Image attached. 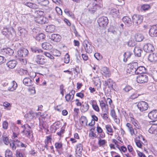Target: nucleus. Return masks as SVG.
<instances>
[{
    "instance_id": "obj_12",
    "label": "nucleus",
    "mask_w": 157,
    "mask_h": 157,
    "mask_svg": "<svg viewBox=\"0 0 157 157\" xmlns=\"http://www.w3.org/2000/svg\"><path fill=\"white\" fill-rule=\"evenodd\" d=\"M148 117L153 121V122H155L154 120L157 118V110H154L150 112L148 114Z\"/></svg>"
},
{
    "instance_id": "obj_35",
    "label": "nucleus",
    "mask_w": 157,
    "mask_h": 157,
    "mask_svg": "<svg viewBox=\"0 0 157 157\" xmlns=\"http://www.w3.org/2000/svg\"><path fill=\"white\" fill-rule=\"evenodd\" d=\"M45 36L43 33H40L38 34L36 37V39L38 41L42 40L45 38Z\"/></svg>"
},
{
    "instance_id": "obj_61",
    "label": "nucleus",
    "mask_w": 157,
    "mask_h": 157,
    "mask_svg": "<svg viewBox=\"0 0 157 157\" xmlns=\"http://www.w3.org/2000/svg\"><path fill=\"white\" fill-rule=\"evenodd\" d=\"M110 115L113 118H115L117 117L115 111L113 109L111 110Z\"/></svg>"
},
{
    "instance_id": "obj_51",
    "label": "nucleus",
    "mask_w": 157,
    "mask_h": 157,
    "mask_svg": "<svg viewBox=\"0 0 157 157\" xmlns=\"http://www.w3.org/2000/svg\"><path fill=\"white\" fill-rule=\"evenodd\" d=\"M150 7V6L148 4H144L141 6V9L144 11H146L148 10Z\"/></svg>"
},
{
    "instance_id": "obj_63",
    "label": "nucleus",
    "mask_w": 157,
    "mask_h": 157,
    "mask_svg": "<svg viewBox=\"0 0 157 157\" xmlns=\"http://www.w3.org/2000/svg\"><path fill=\"white\" fill-rule=\"evenodd\" d=\"M16 157H22L23 155L19 151L17 150L16 151Z\"/></svg>"
},
{
    "instance_id": "obj_10",
    "label": "nucleus",
    "mask_w": 157,
    "mask_h": 157,
    "mask_svg": "<svg viewBox=\"0 0 157 157\" xmlns=\"http://www.w3.org/2000/svg\"><path fill=\"white\" fill-rule=\"evenodd\" d=\"M115 84V83L111 79H109L106 81H105L104 82V85L105 86H108L110 90H114V85Z\"/></svg>"
},
{
    "instance_id": "obj_57",
    "label": "nucleus",
    "mask_w": 157,
    "mask_h": 157,
    "mask_svg": "<svg viewBox=\"0 0 157 157\" xmlns=\"http://www.w3.org/2000/svg\"><path fill=\"white\" fill-rule=\"evenodd\" d=\"M8 126V124L7 122L6 121H4L2 124L3 128L5 129H7Z\"/></svg>"
},
{
    "instance_id": "obj_39",
    "label": "nucleus",
    "mask_w": 157,
    "mask_h": 157,
    "mask_svg": "<svg viewBox=\"0 0 157 157\" xmlns=\"http://www.w3.org/2000/svg\"><path fill=\"white\" fill-rule=\"evenodd\" d=\"M94 81V84L96 86L101 87V82L99 77L95 78Z\"/></svg>"
},
{
    "instance_id": "obj_45",
    "label": "nucleus",
    "mask_w": 157,
    "mask_h": 157,
    "mask_svg": "<svg viewBox=\"0 0 157 157\" xmlns=\"http://www.w3.org/2000/svg\"><path fill=\"white\" fill-rule=\"evenodd\" d=\"M124 90L126 92L131 91L132 92H134L135 90L131 86H127L124 88Z\"/></svg>"
},
{
    "instance_id": "obj_16",
    "label": "nucleus",
    "mask_w": 157,
    "mask_h": 157,
    "mask_svg": "<svg viewBox=\"0 0 157 157\" xmlns=\"http://www.w3.org/2000/svg\"><path fill=\"white\" fill-rule=\"evenodd\" d=\"M17 64V61L14 59L10 60L6 63V65L10 69H13L16 66Z\"/></svg>"
},
{
    "instance_id": "obj_5",
    "label": "nucleus",
    "mask_w": 157,
    "mask_h": 157,
    "mask_svg": "<svg viewBox=\"0 0 157 157\" xmlns=\"http://www.w3.org/2000/svg\"><path fill=\"white\" fill-rule=\"evenodd\" d=\"M83 45L86 52L88 53H91L93 50V46L91 43L87 40H85L83 41Z\"/></svg>"
},
{
    "instance_id": "obj_36",
    "label": "nucleus",
    "mask_w": 157,
    "mask_h": 157,
    "mask_svg": "<svg viewBox=\"0 0 157 157\" xmlns=\"http://www.w3.org/2000/svg\"><path fill=\"white\" fill-rule=\"evenodd\" d=\"M131 121L136 128H140V126H139V123L133 117H131Z\"/></svg>"
},
{
    "instance_id": "obj_49",
    "label": "nucleus",
    "mask_w": 157,
    "mask_h": 157,
    "mask_svg": "<svg viewBox=\"0 0 157 157\" xmlns=\"http://www.w3.org/2000/svg\"><path fill=\"white\" fill-rule=\"evenodd\" d=\"M55 147L57 149H60L63 147V144L61 142H56L55 144Z\"/></svg>"
},
{
    "instance_id": "obj_26",
    "label": "nucleus",
    "mask_w": 157,
    "mask_h": 157,
    "mask_svg": "<svg viewBox=\"0 0 157 157\" xmlns=\"http://www.w3.org/2000/svg\"><path fill=\"white\" fill-rule=\"evenodd\" d=\"M145 71V67L143 66H140L138 67L136 69V74H140L141 75L143 73H144Z\"/></svg>"
},
{
    "instance_id": "obj_60",
    "label": "nucleus",
    "mask_w": 157,
    "mask_h": 157,
    "mask_svg": "<svg viewBox=\"0 0 157 157\" xmlns=\"http://www.w3.org/2000/svg\"><path fill=\"white\" fill-rule=\"evenodd\" d=\"M44 55L47 57L49 58L50 59H54L53 56L47 52H45L44 53Z\"/></svg>"
},
{
    "instance_id": "obj_7",
    "label": "nucleus",
    "mask_w": 157,
    "mask_h": 157,
    "mask_svg": "<svg viewBox=\"0 0 157 157\" xmlns=\"http://www.w3.org/2000/svg\"><path fill=\"white\" fill-rule=\"evenodd\" d=\"M148 81V76L145 74L140 75L136 78V81L139 83L147 82Z\"/></svg>"
},
{
    "instance_id": "obj_34",
    "label": "nucleus",
    "mask_w": 157,
    "mask_h": 157,
    "mask_svg": "<svg viewBox=\"0 0 157 157\" xmlns=\"http://www.w3.org/2000/svg\"><path fill=\"white\" fill-rule=\"evenodd\" d=\"M144 37L143 36L140 34H136L135 36V39L137 42H140L142 40Z\"/></svg>"
},
{
    "instance_id": "obj_15",
    "label": "nucleus",
    "mask_w": 157,
    "mask_h": 157,
    "mask_svg": "<svg viewBox=\"0 0 157 157\" xmlns=\"http://www.w3.org/2000/svg\"><path fill=\"white\" fill-rule=\"evenodd\" d=\"M26 129L25 130H23L22 132L24 133L27 137L29 138L31 135V133L32 132L31 127L28 124H26Z\"/></svg>"
},
{
    "instance_id": "obj_8",
    "label": "nucleus",
    "mask_w": 157,
    "mask_h": 157,
    "mask_svg": "<svg viewBox=\"0 0 157 157\" xmlns=\"http://www.w3.org/2000/svg\"><path fill=\"white\" fill-rule=\"evenodd\" d=\"M18 55L20 57H25L29 54V51L25 48H21L18 51Z\"/></svg>"
},
{
    "instance_id": "obj_14",
    "label": "nucleus",
    "mask_w": 157,
    "mask_h": 157,
    "mask_svg": "<svg viewBox=\"0 0 157 157\" xmlns=\"http://www.w3.org/2000/svg\"><path fill=\"white\" fill-rule=\"evenodd\" d=\"M101 72L102 75L106 77H109L111 75L109 69L106 67H104L101 68Z\"/></svg>"
},
{
    "instance_id": "obj_29",
    "label": "nucleus",
    "mask_w": 157,
    "mask_h": 157,
    "mask_svg": "<svg viewBox=\"0 0 157 157\" xmlns=\"http://www.w3.org/2000/svg\"><path fill=\"white\" fill-rule=\"evenodd\" d=\"M133 51L135 56L140 57L141 56L142 50L140 48L138 47H135L133 50Z\"/></svg>"
},
{
    "instance_id": "obj_20",
    "label": "nucleus",
    "mask_w": 157,
    "mask_h": 157,
    "mask_svg": "<svg viewBox=\"0 0 157 157\" xmlns=\"http://www.w3.org/2000/svg\"><path fill=\"white\" fill-rule=\"evenodd\" d=\"M2 52L4 55L6 54V55H7L10 56L12 55L13 54L14 51L10 48H7L3 49Z\"/></svg>"
},
{
    "instance_id": "obj_3",
    "label": "nucleus",
    "mask_w": 157,
    "mask_h": 157,
    "mask_svg": "<svg viewBox=\"0 0 157 157\" xmlns=\"http://www.w3.org/2000/svg\"><path fill=\"white\" fill-rule=\"evenodd\" d=\"M98 22L100 26L105 27L107 25L109 20L107 17L102 16L99 18Z\"/></svg>"
},
{
    "instance_id": "obj_23",
    "label": "nucleus",
    "mask_w": 157,
    "mask_h": 157,
    "mask_svg": "<svg viewBox=\"0 0 157 157\" xmlns=\"http://www.w3.org/2000/svg\"><path fill=\"white\" fill-rule=\"evenodd\" d=\"M17 86V84L14 81L10 83V86L8 88V90L13 91L15 90Z\"/></svg>"
},
{
    "instance_id": "obj_37",
    "label": "nucleus",
    "mask_w": 157,
    "mask_h": 157,
    "mask_svg": "<svg viewBox=\"0 0 157 157\" xmlns=\"http://www.w3.org/2000/svg\"><path fill=\"white\" fill-rule=\"evenodd\" d=\"M105 128L106 131H107V133H110V135H113V129L111 126L109 124H107L105 125Z\"/></svg>"
},
{
    "instance_id": "obj_19",
    "label": "nucleus",
    "mask_w": 157,
    "mask_h": 157,
    "mask_svg": "<svg viewBox=\"0 0 157 157\" xmlns=\"http://www.w3.org/2000/svg\"><path fill=\"white\" fill-rule=\"evenodd\" d=\"M23 83L25 85L27 86H31L33 83L32 80L29 77H26L24 78L23 80Z\"/></svg>"
},
{
    "instance_id": "obj_24",
    "label": "nucleus",
    "mask_w": 157,
    "mask_h": 157,
    "mask_svg": "<svg viewBox=\"0 0 157 157\" xmlns=\"http://www.w3.org/2000/svg\"><path fill=\"white\" fill-rule=\"evenodd\" d=\"M148 131L149 132L152 134H157V125L155 124L152 125L151 128L149 129Z\"/></svg>"
},
{
    "instance_id": "obj_47",
    "label": "nucleus",
    "mask_w": 157,
    "mask_h": 157,
    "mask_svg": "<svg viewBox=\"0 0 157 157\" xmlns=\"http://www.w3.org/2000/svg\"><path fill=\"white\" fill-rule=\"evenodd\" d=\"M64 12L66 14L70 17H72L73 16V13L68 9H65L64 10Z\"/></svg>"
},
{
    "instance_id": "obj_32",
    "label": "nucleus",
    "mask_w": 157,
    "mask_h": 157,
    "mask_svg": "<svg viewBox=\"0 0 157 157\" xmlns=\"http://www.w3.org/2000/svg\"><path fill=\"white\" fill-rule=\"evenodd\" d=\"M100 105L103 111L104 112H107L108 111V105H106L103 101H100Z\"/></svg>"
},
{
    "instance_id": "obj_17",
    "label": "nucleus",
    "mask_w": 157,
    "mask_h": 157,
    "mask_svg": "<svg viewBox=\"0 0 157 157\" xmlns=\"http://www.w3.org/2000/svg\"><path fill=\"white\" fill-rule=\"evenodd\" d=\"M11 30H12L13 32L14 31V29L12 27H11L10 28L4 29V30L2 32V33L6 37L8 38L9 37V35L7 32H8L9 34L12 35V33L11 32Z\"/></svg>"
},
{
    "instance_id": "obj_13",
    "label": "nucleus",
    "mask_w": 157,
    "mask_h": 157,
    "mask_svg": "<svg viewBox=\"0 0 157 157\" xmlns=\"http://www.w3.org/2000/svg\"><path fill=\"white\" fill-rule=\"evenodd\" d=\"M122 20L125 25L127 27L131 26L132 22L131 19L128 16H124L122 19Z\"/></svg>"
},
{
    "instance_id": "obj_22",
    "label": "nucleus",
    "mask_w": 157,
    "mask_h": 157,
    "mask_svg": "<svg viewBox=\"0 0 157 157\" xmlns=\"http://www.w3.org/2000/svg\"><path fill=\"white\" fill-rule=\"evenodd\" d=\"M148 59L151 62L157 61V53L150 54L148 56Z\"/></svg>"
},
{
    "instance_id": "obj_56",
    "label": "nucleus",
    "mask_w": 157,
    "mask_h": 157,
    "mask_svg": "<svg viewBox=\"0 0 157 157\" xmlns=\"http://www.w3.org/2000/svg\"><path fill=\"white\" fill-rule=\"evenodd\" d=\"M82 146L81 144H78L77 145V148L75 151H82Z\"/></svg>"
},
{
    "instance_id": "obj_48",
    "label": "nucleus",
    "mask_w": 157,
    "mask_h": 157,
    "mask_svg": "<svg viewBox=\"0 0 157 157\" xmlns=\"http://www.w3.org/2000/svg\"><path fill=\"white\" fill-rule=\"evenodd\" d=\"M9 143L10 147L12 148V150L13 151L15 150L16 148V146L14 141H11Z\"/></svg>"
},
{
    "instance_id": "obj_11",
    "label": "nucleus",
    "mask_w": 157,
    "mask_h": 157,
    "mask_svg": "<svg viewBox=\"0 0 157 157\" xmlns=\"http://www.w3.org/2000/svg\"><path fill=\"white\" fill-rule=\"evenodd\" d=\"M149 34L152 37L157 36V25L151 27L149 30Z\"/></svg>"
},
{
    "instance_id": "obj_4",
    "label": "nucleus",
    "mask_w": 157,
    "mask_h": 157,
    "mask_svg": "<svg viewBox=\"0 0 157 157\" xmlns=\"http://www.w3.org/2000/svg\"><path fill=\"white\" fill-rule=\"evenodd\" d=\"M133 23L135 25H138L140 24L143 20V17L139 15H134L132 17Z\"/></svg>"
},
{
    "instance_id": "obj_9",
    "label": "nucleus",
    "mask_w": 157,
    "mask_h": 157,
    "mask_svg": "<svg viewBox=\"0 0 157 157\" xmlns=\"http://www.w3.org/2000/svg\"><path fill=\"white\" fill-rule=\"evenodd\" d=\"M143 49L144 51L147 53L153 52L155 49L153 45L149 43L145 44L143 47Z\"/></svg>"
},
{
    "instance_id": "obj_33",
    "label": "nucleus",
    "mask_w": 157,
    "mask_h": 157,
    "mask_svg": "<svg viewBox=\"0 0 157 157\" xmlns=\"http://www.w3.org/2000/svg\"><path fill=\"white\" fill-rule=\"evenodd\" d=\"M55 29V26L53 25H49L47 26L46 28V30L48 32L52 33L54 32Z\"/></svg>"
},
{
    "instance_id": "obj_27",
    "label": "nucleus",
    "mask_w": 157,
    "mask_h": 157,
    "mask_svg": "<svg viewBox=\"0 0 157 157\" xmlns=\"http://www.w3.org/2000/svg\"><path fill=\"white\" fill-rule=\"evenodd\" d=\"M36 22L41 24H44L46 22V18L43 16L37 17L36 20Z\"/></svg>"
},
{
    "instance_id": "obj_31",
    "label": "nucleus",
    "mask_w": 157,
    "mask_h": 157,
    "mask_svg": "<svg viewBox=\"0 0 157 157\" xmlns=\"http://www.w3.org/2000/svg\"><path fill=\"white\" fill-rule=\"evenodd\" d=\"M42 48L46 50H50L52 48L51 45L48 43L44 42L42 43Z\"/></svg>"
},
{
    "instance_id": "obj_53",
    "label": "nucleus",
    "mask_w": 157,
    "mask_h": 157,
    "mask_svg": "<svg viewBox=\"0 0 157 157\" xmlns=\"http://www.w3.org/2000/svg\"><path fill=\"white\" fill-rule=\"evenodd\" d=\"M80 122L82 124H83L84 123L87 124V120L86 117L84 116L82 117L80 119Z\"/></svg>"
},
{
    "instance_id": "obj_59",
    "label": "nucleus",
    "mask_w": 157,
    "mask_h": 157,
    "mask_svg": "<svg viewBox=\"0 0 157 157\" xmlns=\"http://www.w3.org/2000/svg\"><path fill=\"white\" fill-rule=\"evenodd\" d=\"M71 95L67 94L65 97L66 100L67 101H71Z\"/></svg>"
},
{
    "instance_id": "obj_54",
    "label": "nucleus",
    "mask_w": 157,
    "mask_h": 157,
    "mask_svg": "<svg viewBox=\"0 0 157 157\" xmlns=\"http://www.w3.org/2000/svg\"><path fill=\"white\" fill-rule=\"evenodd\" d=\"M139 95V94H137L136 92H134V93L130 96V98L132 99H134L137 98Z\"/></svg>"
},
{
    "instance_id": "obj_55",
    "label": "nucleus",
    "mask_w": 157,
    "mask_h": 157,
    "mask_svg": "<svg viewBox=\"0 0 157 157\" xmlns=\"http://www.w3.org/2000/svg\"><path fill=\"white\" fill-rule=\"evenodd\" d=\"M70 61L69 55L67 53L65 56L64 58V63H69Z\"/></svg>"
},
{
    "instance_id": "obj_43",
    "label": "nucleus",
    "mask_w": 157,
    "mask_h": 157,
    "mask_svg": "<svg viewBox=\"0 0 157 157\" xmlns=\"http://www.w3.org/2000/svg\"><path fill=\"white\" fill-rule=\"evenodd\" d=\"M31 49L32 51L35 53H40L43 52L42 50L39 49L38 48L33 47Z\"/></svg>"
},
{
    "instance_id": "obj_30",
    "label": "nucleus",
    "mask_w": 157,
    "mask_h": 157,
    "mask_svg": "<svg viewBox=\"0 0 157 157\" xmlns=\"http://www.w3.org/2000/svg\"><path fill=\"white\" fill-rule=\"evenodd\" d=\"M110 14L114 17H117L119 14V11L115 9H112L110 11Z\"/></svg>"
},
{
    "instance_id": "obj_40",
    "label": "nucleus",
    "mask_w": 157,
    "mask_h": 157,
    "mask_svg": "<svg viewBox=\"0 0 157 157\" xmlns=\"http://www.w3.org/2000/svg\"><path fill=\"white\" fill-rule=\"evenodd\" d=\"M18 30L20 35L25 36L27 34V32L24 28L19 27L18 28Z\"/></svg>"
},
{
    "instance_id": "obj_38",
    "label": "nucleus",
    "mask_w": 157,
    "mask_h": 157,
    "mask_svg": "<svg viewBox=\"0 0 157 157\" xmlns=\"http://www.w3.org/2000/svg\"><path fill=\"white\" fill-rule=\"evenodd\" d=\"M132 54V53L129 52H125L123 55L124 57L123 59L124 61V62H126L127 61V59L130 57Z\"/></svg>"
},
{
    "instance_id": "obj_2",
    "label": "nucleus",
    "mask_w": 157,
    "mask_h": 157,
    "mask_svg": "<svg viewBox=\"0 0 157 157\" xmlns=\"http://www.w3.org/2000/svg\"><path fill=\"white\" fill-rule=\"evenodd\" d=\"M138 108L140 112H144L147 110L148 108V105L147 103L144 101L139 102L137 104Z\"/></svg>"
},
{
    "instance_id": "obj_42",
    "label": "nucleus",
    "mask_w": 157,
    "mask_h": 157,
    "mask_svg": "<svg viewBox=\"0 0 157 157\" xmlns=\"http://www.w3.org/2000/svg\"><path fill=\"white\" fill-rule=\"evenodd\" d=\"M38 1L39 4L43 6H45L49 3V1L48 0H38Z\"/></svg>"
},
{
    "instance_id": "obj_58",
    "label": "nucleus",
    "mask_w": 157,
    "mask_h": 157,
    "mask_svg": "<svg viewBox=\"0 0 157 157\" xmlns=\"http://www.w3.org/2000/svg\"><path fill=\"white\" fill-rule=\"evenodd\" d=\"M117 147L121 151L125 152L127 151L126 148L124 146H121L120 147L117 146Z\"/></svg>"
},
{
    "instance_id": "obj_41",
    "label": "nucleus",
    "mask_w": 157,
    "mask_h": 157,
    "mask_svg": "<svg viewBox=\"0 0 157 157\" xmlns=\"http://www.w3.org/2000/svg\"><path fill=\"white\" fill-rule=\"evenodd\" d=\"M5 157H13L12 152L9 149H7L5 151Z\"/></svg>"
},
{
    "instance_id": "obj_44",
    "label": "nucleus",
    "mask_w": 157,
    "mask_h": 157,
    "mask_svg": "<svg viewBox=\"0 0 157 157\" xmlns=\"http://www.w3.org/2000/svg\"><path fill=\"white\" fill-rule=\"evenodd\" d=\"M3 141L6 145H8L9 143V138L7 136H6L5 134H3L2 135Z\"/></svg>"
},
{
    "instance_id": "obj_1",
    "label": "nucleus",
    "mask_w": 157,
    "mask_h": 157,
    "mask_svg": "<svg viewBox=\"0 0 157 157\" xmlns=\"http://www.w3.org/2000/svg\"><path fill=\"white\" fill-rule=\"evenodd\" d=\"M138 67V63L133 62L129 64L127 67V72L130 74L133 75L136 74V69Z\"/></svg>"
},
{
    "instance_id": "obj_46",
    "label": "nucleus",
    "mask_w": 157,
    "mask_h": 157,
    "mask_svg": "<svg viewBox=\"0 0 157 157\" xmlns=\"http://www.w3.org/2000/svg\"><path fill=\"white\" fill-rule=\"evenodd\" d=\"M102 4V1L101 0H94L93 2V5L95 6H98L101 7Z\"/></svg>"
},
{
    "instance_id": "obj_21",
    "label": "nucleus",
    "mask_w": 157,
    "mask_h": 157,
    "mask_svg": "<svg viewBox=\"0 0 157 157\" xmlns=\"http://www.w3.org/2000/svg\"><path fill=\"white\" fill-rule=\"evenodd\" d=\"M50 39L54 41L58 42L60 41L61 37L59 34H53L51 35Z\"/></svg>"
},
{
    "instance_id": "obj_18",
    "label": "nucleus",
    "mask_w": 157,
    "mask_h": 157,
    "mask_svg": "<svg viewBox=\"0 0 157 157\" xmlns=\"http://www.w3.org/2000/svg\"><path fill=\"white\" fill-rule=\"evenodd\" d=\"M126 126L128 128V130L129 131L132 135H136L137 133V132L135 129H133L132 127V125L129 123H127L126 124Z\"/></svg>"
},
{
    "instance_id": "obj_6",
    "label": "nucleus",
    "mask_w": 157,
    "mask_h": 157,
    "mask_svg": "<svg viewBox=\"0 0 157 157\" xmlns=\"http://www.w3.org/2000/svg\"><path fill=\"white\" fill-rule=\"evenodd\" d=\"M34 59L36 63L39 64L43 65L47 62V60L45 57L40 55H36Z\"/></svg>"
},
{
    "instance_id": "obj_50",
    "label": "nucleus",
    "mask_w": 157,
    "mask_h": 157,
    "mask_svg": "<svg viewBox=\"0 0 157 157\" xmlns=\"http://www.w3.org/2000/svg\"><path fill=\"white\" fill-rule=\"evenodd\" d=\"M127 44L128 46L132 47L135 45V43L133 40H130L128 42Z\"/></svg>"
},
{
    "instance_id": "obj_28",
    "label": "nucleus",
    "mask_w": 157,
    "mask_h": 157,
    "mask_svg": "<svg viewBox=\"0 0 157 157\" xmlns=\"http://www.w3.org/2000/svg\"><path fill=\"white\" fill-rule=\"evenodd\" d=\"M89 106L87 103L85 102L81 105V110L82 112L84 113L86 112L89 109Z\"/></svg>"
},
{
    "instance_id": "obj_25",
    "label": "nucleus",
    "mask_w": 157,
    "mask_h": 157,
    "mask_svg": "<svg viewBox=\"0 0 157 157\" xmlns=\"http://www.w3.org/2000/svg\"><path fill=\"white\" fill-rule=\"evenodd\" d=\"M90 104L92 105L93 109L97 112H98L100 111L99 108L96 101L91 100L90 102Z\"/></svg>"
},
{
    "instance_id": "obj_64",
    "label": "nucleus",
    "mask_w": 157,
    "mask_h": 157,
    "mask_svg": "<svg viewBox=\"0 0 157 157\" xmlns=\"http://www.w3.org/2000/svg\"><path fill=\"white\" fill-rule=\"evenodd\" d=\"M82 151H75L76 157H81Z\"/></svg>"
},
{
    "instance_id": "obj_62",
    "label": "nucleus",
    "mask_w": 157,
    "mask_h": 157,
    "mask_svg": "<svg viewBox=\"0 0 157 157\" xmlns=\"http://www.w3.org/2000/svg\"><path fill=\"white\" fill-rule=\"evenodd\" d=\"M105 141L104 140H100L98 142L99 145L101 146L102 145L105 144Z\"/></svg>"
},
{
    "instance_id": "obj_52",
    "label": "nucleus",
    "mask_w": 157,
    "mask_h": 157,
    "mask_svg": "<svg viewBox=\"0 0 157 157\" xmlns=\"http://www.w3.org/2000/svg\"><path fill=\"white\" fill-rule=\"evenodd\" d=\"M95 57L98 60H101L102 58V56L98 53H96L94 54Z\"/></svg>"
}]
</instances>
